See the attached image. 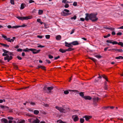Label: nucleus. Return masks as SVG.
I'll list each match as a JSON object with an SVG mask.
<instances>
[{
  "mask_svg": "<svg viewBox=\"0 0 123 123\" xmlns=\"http://www.w3.org/2000/svg\"><path fill=\"white\" fill-rule=\"evenodd\" d=\"M10 2L11 3L12 5L14 4V0H10Z\"/></svg>",
  "mask_w": 123,
  "mask_h": 123,
  "instance_id": "38",
  "label": "nucleus"
},
{
  "mask_svg": "<svg viewBox=\"0 0 123 123\" xmlns=\"http://www.w3.org/2000/svg\"><path fill=\"white\" fill-rule=\"evenodd\" d=\"M13 65L14 66V68H15L17 69L18 68V66L15 64H13Z\"/></svg>",
  "mask_w": 123,
  "mask_h": 123,
  "instance_id": "55",
  "label": "nucleus"
},
{
  "mask_svg": "<svg viewBox=\"0 0 123 123\" xmlns=\"http://www.w3.org/2000/svg\"><path fill=\"white\" fill-rule=\"evenodd\" d=\"M112 40H107L106 42L107 43H112Z\"/></svg>",
  "mask_w": 123,
  "mask_h": 123,
  "instance_id": "46",
  "label": "nucleus"
},
{
  "mask_svg": "<svg viewBox=\"0 0 123 123\" xmlns=\"http://www.w3.org/2000/svg\"><path fill=\"white\" fill-rule=\"evenodd\" d=\"M9 108L8 107V106H5V107H4V109H5V110H9Z\"/></svg>",
  "mask_w": 123,
  "mask_h": 123,
  "instance_id": "40",
  "label": "nucleus"
},
{
  "mask_svg": "<svg viewBox=\"0 0 123 123\" xmlns=\"http://www.w3.org/2000/svg\"><path fill=\"white\" fill-rule=\"evenodd\" d=\"M118 45H121L122 47H123V43L122 42H119L118 43Z\"/></svg>",
  "mask_w": 123,
  "mask_h": 123,
  "instance_id": "35",
  "label": "nucleus"
},
{
  "mask_svg": "<svg viewBox=\"0 0 123 123\" xmlns=\"http://www.w3.org/2000/svg\"><path fill=\"white\" fill-rule=\"evenodd\" d=\"M111 35L110 34H108L107 35L104 36V38H107L109 37H110Z\"/></svg>",
  "mask_w": 123,
  "mask_h": 123,
  "instance_id": "39",
  "label": "nucleus"
},
{
  "mask_svg": "<svg viewBox=\"0 0 123 123\" xmlns=\"http://www.w3.org/2000/svg\"><path fill=\"white\" fill-rule=\"evenodd\" d=\"M41 68L43 69L44 70H45L46 68L44 66H41Z\"/></svg>",
  "mask_w": 123,
  "mask_h": 123,
  "instance_id": "53",
  "label": "nucleus"
},
{
  "mask_svg": "<svg viewBox=\"0 0 123 123\" xmlns=\"http://www.w3.org/2000/svg\"><path fill=\"white\" fill-rule=\"evenodd\" d=\"M2 35V37H3L6 40V39L7 38V37L6 36L4 35Z\"/></svg>",
  "mask_w": 123,
  "mask_h": 123,
  "instance_id": "54",
  "label": "nucleus"
},
{
  "mask_svg": "<svg viewBox=\"0 0 123 123\" xmlns=\"http://www.w3.org/2000/svg\"><path fill=\"white\" fill-rule=\"evenodd\" d=\"M69 12V10L64 9L63 11L61 12L62 15L63 16H65L69 15L71 14V13H68Z\"/></svg>",
  "mask_w": 123,
  "mask_h": 123,
  "instance_id": "2",
  "label": "nucleus"
},
{
  "mask_svg": "<svg viewBox=\"0 0 123 123\" xmlns=\"http://www.w3.org/2000/svg\"><path fill=\"white\" fill-rule=\"evenodd\" d=\"M1 121L4 123H8V121L7 119L5 118H3L1 119Z\"/></svg>",
  "mask_w": 123,
  "mask_h": 123,
  "instance_id": "19",
  "label": "nucleus"
},
{
  "mask_svg": "<svg viewBox=\"0 0 123 123\" xmlns=\"http://www.w3.org/2000/svg\"><path fill=\"white\" fill-rule=\"evenodd\" d=\"M73 45H76L79 44V43L77 41H75L71 43Z\"/></svg>",
  "mask_w": 123,
  "mask_h": 123,
  "instance_id": "20",
  "label": "nucleus"
},
{
  "mask_svg": "<svg viewBox=\"0 0 123 123\" xmlns=\"http://www.w3.org/2000/svg\"><path fill=\"white\" fill-rule=\"evenodd\" d=\"M64 93L65 94H67L69 93V92L68 91L66 90L64 91Z\"/></svg>",
  "mask_w": 123,
  "mask_h": 123,
  "instance_id": "42",
  "label": "nucleus"
},
{
  "mask_svg": "<svg viewBox=\"0 0 123 123\" xmlns=\"http://www.w3.org/2000/svg\"><path fill=\"white\" fill-rule=\"evenodd\" d=\"M83 117L85 118L86 120L87 121L92 117L91 116H85Z\"/></svg>",
  "mask_w": 123,
  "mask_h": 123,
  "instance_id": "12",
  "label": "nucleus"
},
{
  "mask_svg": "<svg viewBox=\"0 0 123 123\" xmlns=\"http://www.w3.org/2000/svg\"><path fill=\"white\" fill-rule=\"evenodd\" d=\"M67 0H63L62 1V3L66 4L67 3Z\"/></svg>",
  "mask_w": 123,
  "mask_h": 123,
  "instance_id": "57",
  "label": "nucleus"
},
{
  "mask_svg": "<svg viewBox=\"0 0 123 123\" xmlns=\"http://www.w3.org/2000/svg\"><path fill=\"white\" fill-rule=\"evenodd\" d=\"M97 14L91 13L89 14L86 13V17L85 19L86 21H88L89 19L92 20V22H95L97 21L98 18L96 17Z\"/></svg>",
  "mask_w": 123,
  "mask_h": 123,
  "instance_id": "1",
  "label": "nucleus"
},
{
  "mask_svg": "<svg viewBox=\"0 0 123 123\" xmlns=\"http://www.w3.org/2000/svg\"><path fill=\"white\" fill-rule=\"evenodd\" d=\"M31 49H29L28 48H26L25 49H24L23 50V51L25 52H29L30 51H31Z\"/></svg>",
  "mask_w": 123,
  "mask_h": 123,
  "instance_id": "18",
  "label": "nucleus"
},
{
  "mask_svg": "<svg viewBox=\"0 0 123 123\" xmlns=\"http://www.w3.org/2000/svg\"><path fill=\"white\" fill-rule=\"evenodd\" d=\"M18 19L23 20H27L29 19H31V16H28L24 17H20L18 16L16 17Z\"/></svg>",
  "mask_w": 123,
  "mask_h": 123,
  "instance_id": "3",
  "label": "nucleus"
},
{
  "mask_svg": "<svg viewBox=\"0 0 123 123\" xmlns=\"http://www.w3.org/2000/svg\"><path fill=\"white\" fill-rule=\"evenodd\" d=\"M25 121L24 120H23L21 121L18 122V123H25Z\"/></svg>",
  "mask_w": 123,
  "mask_h": 123,
  "instance_id": "45",
  "label": "nucleus"
},
{
  "mask_svg": "<svg viewBox=\"0 0 123 123\" xmlns=\"http://www.w3.org/2000/svg\"><path fill=\"white\" fill-rule=\"evenodd\" d=\"M76 16L75 15H74V17L71 18V19H74L75 20L76 19Z\"/></svg>",
  "mask_w": 123,
  "mask_h": 123,
  "instance_id": "48",
  "label": "nucleus"
},
{
  "mask_svg": "<svg viewBox=\"0 0 123 123\" xmlns=\"http://www.w3.org/2000/svg\"><path fill=\"white\" fill-rule=\"evenodd\" d=\"M61 36L60 35H58L55 37L56 39L58 40H60L61 39Z\"/></svg>",
  "mask_w": 123,
  "mask_h": 123,
  "instance_id": "17",
  "label": "nucleus"
},
{
  "mask_svg": "<svg viewBox=\"0 0 123 123\" xmlns=\"http://www.w3.org/2000/svg\"><path fill=\"white\" fill-rule=\"evenodd\" d=\"M89 58L90 59H91V60H92L94 62H95L96 61V60L94 58H93L89 57Z\"/></svg>",
  "mask_w": 123,
  "mask_h": 123,
  "instance_id": "44",
  "label": "nucleus"
},
{
  "mask_svg": "<svg viewBox=\"0 0 123 123\" xmlns=\"http://www.w3.org/2000/svg\"><path fill=\"white\" fill-rule=\"evenodd\" d=\"M74 50V49L71 48V47H70L67 49H66L67 51H70Z\"/></svg>",
  "mask_w": 123,
  "mask_h": 123,
  "instance_id": "29",
  "label": "nucleus"
},
{
  "mask_svg": "<svg viewBox=\"0 0 123 123\" xmlns=\"http://www.w3.org/2000/svg\"><path fill=\"white\" fill-rule=\"evenodd\" d=\"M99 99H100V98L98 97H94L92 99L93 104L95 106L97 105V103L98 102Z\"/></svg>",
  "mask_w": 123,
  "mask_h": 123,
  "instance_id": "6",
  "label": "nucleus"
},
{
  "mask_svg": "<svg viewBox=\"0 0 123 123\" xmlns=\"http://www.w3.org/2000/svg\"><path fill=\"white\" fill-rule=\"evenodd\" d=\"M38 47H41L43 48L44 47V46H42L41 45H38L37 46Z\"/></svg>",
  "mask_w": 123,
  "mask_h": 123,
  "instance_id": "61",
  "label": "nucleus"
},
{
  "mask_svg": "<svg viewBox=\"0 0 123 123\" xmlns=\"http://www.w3.org/2000/svg\"><path fill=\"white\" fill-rule=\"evenodd\" d=\"M65 46L69 48L73 47L72 45V43H68L65 42Z\"/></svg>",
  "mask_w": 123,
  "mask_h": 123,
  "instance_id": "10",
  "label": "nucleus"
},
{
  "mask_svg": "<svg viewBox=\"0 0 123 123\" xmlns=\"http://www.w3.org/2000/svg\"><path fill=\"white\" fill-rule=\"evenodd\" d=\"M57 123L59 122V123H66L65 122H63L61 120H59L57 121Z\"/></svg>",
  "mask_w": 123,
  "mask_h": 123,
  "instance_id": "31",
  "label": "nucleus"
},
{
  "mask_svg": "<svg viewBox=\"0 0 123 123\" xmlns=\"http://www.w3.org/2000/svg\"><path fill=\"white\" fill-rule=\"evenodd\" d=\"M1 45H2L4 47H5L6 48H8L9 47V45L6 44H4L2 43H1Z\"/></svg>",
  "mask_w": 123,
  "mask_h": 123,
  "instance_id": "24",
  "label": "nucleus"
},
{
  "mask_svg": "<svg viewBox=\"0 0 123 123\" xmlns=\"http://www.w3.org/2000/svg\"><path fill=\"white\" fill-rule=\"evenodd\" d=\"M50 36L49 35H47L45 36V37L47 39H49L50 38Z\"/></svg>",
  "mask_w": 123,
  "mask_h": 123,
  "instance_id": "47",
  "label": "nucleus"
},
{
  "mask_svg": "<svg viewBox=\"0 0 123 123\" xmlns=\"http://www.w3.org/2000/svg\"><path fill=\"white\" fill-rule=\"evenodd\" d=\"M72 118L73 119L74 122H76L79 120V118L77 115H73L72 117Z\"/></svg>",
  "mask_w": 123,
  "mask_h": 123,
  "instance_id": "8",
  "label": "nucleus"
},
{
  "mask_svg": "<svg viewBox=\"0 0 123 123\" xmlns=\"http://www.w3.org/2000/svg\"><path fill=\"white\" fill-rule=\"evenodd\" d=\"M46 62L47 63H51L50 61L48 60H46Z\"/></svg>",
  "mask_w": 123,
  "mask_h": 123,
  "instance_id": "63",
  "label": "nucleus"
},
{
  "mask_svg": "<svg viewBox=\"0 0 123 123\" xmlns=\"http://www.w3.org/2000/svg\"><path fill=\"white\" fill-rule=\"evenodd\" d=\"M55 108L59 110L61 112L66 113L67 112V111L62 107H59L57 106H55Z\"/></svg>",
  "mask_w": 123,
  "mask_h": 123,
  "instance_id": "5",
  "label": "nucleus"
},
{
  "mask_svg": "<svg viewBox=\"0 0 123 123\" xmlns=\"http://www.w3.org/2000/svg\"><path fill=\"white\" fill-rule=\"evenodd\" d=\"M113 44H118V43L115 41H114L113 42H112V43Z\"/></svg>",
  "mask_w": 123,
  "mask_h": 123,
  "instance_id": "49",
  "label": "nucleus"
},
{
  "mask_svg": "<svg viewBox=\"0 0 123 123\" xmlns=\"http://www.w3.org/2000/svg\"><path fill=\"white\" fill-rule=\"evenodd\" d=\"M59 51L62 53H64L67 51L66 49H59Z\"/></svg>",
  "mask_w": 123,
  "mask_h": 123,
  "instance_id": "21",
  "label": "nucleus"
},
{
  "mask_svg": "<svg viewBox=\"0 0 123 123\" xmlns=\"http://www.w3.org/2000/svg\"><path fill=\"white\" fill-rule=\"evenodd\" d=\"M79 94H80V95L81 97H82L83 98H84L83 97H84V93H83L82 92H80L79 93Z\"/></svg>",
  "mask_w": 123,
  "mask_h": 123,
  "instance_id": "30",
  "label": "nucleus"
},
{
  "mask_svg": "<svg viewBox=\"0 0 123 123\" xmlns=\"http://www.w3.org/2000/svg\"><path fill=\"white\" fill-rule=\"evenodd\" d=\"M43 12V11L41 10H38V14L39 15L42 14Z\"/></svg>",
  "mask_w": 123,
  "mask_h": 123,
  "instance_id": "26",
  "label": "nucleus"
},
{
  "mask_svg": "<svg viewBox=\"0 0 123 123\" xmlns=\"http://www.w3.org/2000/svg\"><path fill=\"white\" fill-rule=\"evenodd\" d=\"M80 121L81 123H83L84 121V119L81 118L80 119Z\"/></svg>",
  "mask_w": 123,
  "mask_h": 123,
  "instance_id": "37",
  "label": "nucleus"
},
{
  "mask_svg": "<svg viewBox=\"0 0 123 123\" xmlns=\"http://www.w3.org/2000/svg\"><path fill=\"white\" fill-rule=\"evenodd\" d=\"M17 58L19 60H21L22 58L21 57L19 56H17Z\"/></svg>",
  "mask_w": 123,
  "mask_h": 123,
  "instance_id": "59",
  "label": "nucleus"
},
{
  "mask_svg": "<svg viewBox=\"0 0 123 123\" xmlns=\"http://www.w3.org/2000/svg\"><path fill=\"white\" fill-rule=\"evenodd\" d=\"M53 87H49L47 88V89L48 90V93H50L51 92V91L53 89Z\"/></svg>",
  "mask_w": 123,
  "mask_h": 123,
  "instance_id": "15",
  "label": "nucleus"
},
{
  "mask_svg": "<svg viewBox=\"0 0 123 123\" xmlns=\"http://www.w3.org/2000/svg\"><path fill=\"white\" fill-rule=\"evenodd\" d=\"M40 121V120L36 118L35 120L33 119L32 123H39Z\"/></svg>",
  "mask_w": 123,
  "mask_h": 123,
  "instance_id": "13",
  "label": "nucleus"
},
{
  "mask_svg": "<svg viewBox=\"0 0 123 123\" xmlns=\"http://www.w3.org/2000/svg\"><path fill=\"white\" fill-rule=\"evenodd\" d=\"M115 58L117 59H123V57L121 56H120L119 57H117Z\"/></svg>",
  "mask_w": 123,
  "mask_h": 123,
  "instance_id": "34",
  "label": "nucleus"
},
{
  "mask_svg": "<svg viewBox=\"0 0 123 123\" xmlns=\"http://www.w3.org/2000/svg\"><path fill=\"white\" fill-rule=\"evenodd\" d=\"M69 5L67 4H66L64 6V7L66 8H67L69 7Z\"/></svg>",
  "mask_w": 123,
  "mask_h": 123,
  "instance_id": "52",
  "label": "nucleus"
},
{
  "mask_svg": "<svg viewBox=\"0 0 123 123\" xmlns=\"http://www.w3.org/2000/svg\"><path fill=\"white\" fill-rule=\"evenodd\" d=\"M94 56L95 57L99 59L101 58L102 57V56H101L97 55H95Z\"/></svg>",
  "mask_w": 123,
  "mask_h": 123,
  "instance_id": "27",
  "label": "nucleus"
},
{
  "mask_svg": "<svg viewBox=\"0 0 123 123\" xmlns=\"http://www.w3.org/2000/svg\"><path fill=\"white\" fill-rule=\"evenodd\" d=\"M37 37L38 38H42L44 36H43L37 35Z\"/></svg>",
  "mask_w": 123,
  "mask_h": 123,
  "instance_id": "51",
  "label": "nucleus"
},
{
  "mask_svg": "<svg viewBox=\"0 0 123 123\" xmlns=\"http://www.w3.org/2000/svg\"><path fill=\"white\" fill-rule=\"evenodd\" d=\"M122 33L121 32H119L117 34V35H122Z\"/></svg>",
  "mask_w": 123,
  "mask_h": 123,
  "instance_id": "60",
  "label": "nucleus"
},
{
  "mask_svg": "<svg viewBox=\"0 0 123 123\" xmlns=\"http://www.w3.org/2000/svg\"><path fill=\"white\" fill-rule=\"evenodd\" d=\"M15 38V37H13V39H10L9 38H7L6 40L8 42H13Z\"/></svg>",
  "mask_w": 123,
  "mask_h": 123,
  "instance_id": "11",
  "label": "nucleus"
},
{
  "mask_svg": "<svg viewBox=\"0 0 123 123\" xmlns=\"http://www.w3.org/2000/svg\"><path fill=\"white\" fill-rule=\"evenodd\" d=\"M112 50H115L116 51H117L118 52H123V50L122 49H112Z\"/></svg>",
  "mask_w": 123,
  "mask_h": 123,
  "instance_id": "16",
  "label": "nucleus"
},
{
  "mask_svg": "<svg viewBox=\"0 0 123 123\" xmlns=\"http://www.w3.org/2000/svg\"><path fill=\"white\" fill-rule=\"evenodd\" d=\"M30 104L32 105H35V103L33 102H31L30 103Z\"/></svg>",
  "mask_w": 123,
  "mask_h": 123,
  "instance_id": "64",
  "label": "nucleus"
},
{
  "mask_svg": "<svg viewBox=\"0 0 123 123\" xmlns=\"http://www.w3.org/2000/svg\"><path fill=\"white\" fill-rule=\"evenodd\" d=\"M7 118L9 120H13V117H8Z\"/></svg>",
  "mask_w": 123,
  "mask_h": 123,
  "instance_id": "50",
  "label": "nucleus"
},
{
  "mask_svg": "<svg viewBox=\"0 0 123 123\" xmlns=\"http://www.w3.org/2000/svg\"><path fill=\"white\" fill-rule=\"evenodd\" d=\"M26 5L25 4L22 3L21 4V5L20 9H23L25 7Z\"/></svg>",
  "mask_w": 123,
  "mask_h": 123,
  "instance_id": "22",
  "label": "nucleus"
},
{
  "mask_svg": "<svg viewBox=\"0 0 123 123\" xmlns=\"http://www.w3.org/2000/svg\"><path fill=\"white\" fill-rule=\"evenodd\" d=\"M16 122L14 121L9 120L8 123H16Z\"/></svg>",
  "mask_w": 123,
  "mask_h": 123,
  "instance_id": "36",
  "label": "nucleus"
},
{
  "mask_svg": "<svg viewBox=\"0 0 123 123\" xmlns=\"http://www.w3.org/2000/svg\"><path fill=\"white\" fill-rule=\"evenodd\" d=\"M40 51V50L39 49L37 50V49H31V51L32 52V53L34 54H36L39 53Z\"/></svg>",
  "mask_w": 123,
  "mask_h": 123,
  "instance_id": "7",
  "label": "nucleus"
},
{
  "mask_svg": "<svg viewBox=\"0 0 123 123\" xmlns=\"http://www.w3.org/2000/svg\"><path fill=\"white\" fill-rule=\"evenodd\" d=\"M3 50L4 53L6 54V53H9V51H7L5 49H3Z\"/></svg>",
  "mask_w": 123,
  "mask_h": 123,
  "instance_id": "43",
  "label": "nucleus"
},
{
  "mask_svg": "<svg viewBox=\"0 0 123 123\" xmlns=\"http://www.w3.org/2000/svg\"><path fill=\"white\" fill-rule=\"evenodd\" d=\"M25 26V25H23V26H14L12 27V28H18L19 27H24Z\"/></svg>",
  "mask_w": 123,
  "mask_h": 123,
  "instance_id": "28",
  "label": "nucleus"
},
{
  "mask_svg": "<svg viewBox=\"0 0 123 123\" xmlns=\"http://www.w3.org/2000/svg\"><path fill=\"white\" fill-rule=\"evenodd\" d=\"M39 113V111L37 110H35L33 111V113L35 115H37Z\"/></svg>",
  "mask_w": 123,
  "mask_h": 123,
  "instance_id": "23",
  "label": "nucleus"
},
{
  "mask_svg": "<svg viewBox=\"0 0 123 123\" xmlns=\"http://www.w3.org/2000/svg\"><path fill=\"white\" fill-rule=\"evenodd\" d=\"M48 56L49 58L50 59H52L53 58V56L51 55H49Z\"/></svg>",
  "mask_w": 123,
  "mask_h": 123,
  "instance_id": "58",
  "label": "nucleus"
},
{
  "mask_svg": "<svg viewBox=\"0 0 123 123\" xmlns=\"http://www.w3.org/2000/svg\"><path fill=\"white\" fill-rule=\"evenodd\" d=\"M103 28L104 29L110 30L112 31H114L115 29L114 28H112L111 27L109 26L104 27H103Z\"/></svg>",
  "mask_w": 123,
  "mask_h": 123,
  "instance_id": "9",
  "label": "nucleus"
},
{
  "mask_svg": "<svg viewBox=\"0 0 123 123\" xmlns=\"http://www.w3.org/2000/svg\"><path fill=\"white\" fill-rule=\"evenodd\" d=\"M29 2V3H31L32 2H34V1L32 0H30Z\"/></svg>",
  "mask_w": 123,
  "mask_h": 123,
  "instance_id": "62",
  "label": "nucleus"
},
{
  "mask_svg": "<svg viewBox=\"0 0 123 123\" xmlns=\"http://www.w3.org/2000/svg\"><path fill=\"white\" fill-rule=\"evenodd\" d=\"M84 97V98L85 99H88L90 100L92 99V98L89 96H85Z\"/></svg>",
  "mask_w": 123,
  "mask_h": 123,
  "instance_id": "14",
  "label": "nucleus"
},
{
  "mask_svg": "<svg viewBox=\"0 0 123 123\" xmlns=\"http://www.w3.org/2000/svg\"><path fill=\"white\" fill-rule=\"evenodd\" d=\"M33 118L29 119H28V121L32 123L33 121Z\"/></svg>",
  "mask_w": 123,
  "mask_h": 123,
  "instance_id": "33",
  "label": "nucleus"
},
{
  "mask_svg": "<svg viewBox=\"0 0 123 123\" xmlns=\"http://www.w3.org/2000/svg\"><path fill=\"white\" fill-rule=\"evenodd\" d=\"M26 115L30 117H33L34 115L29 113H27L25 114Z\"/></svg>",
  "mask_w": 123,
  "mask_h": 123,
  "instance_id": "32",
  "label": "nucleus"
},
{
  "mask_svg": "<svg viewBox=\"0 0 123 123\" xmlns=\"http://www.w3.org/2000/svg\"><path fill=\"white\" fill-rule=\"evenodd\" d=\"M77 3L76 2H74L73 3V5L74 6H76L77 5Z\"/></svg>",
  "mask_w": 123,
  "mask_h": 123,
  "instance_id": "56",
  "label": "nucleus"
},
{
  "mask_svg": "<svg viewBox=\"0 0 123 123\" xmlns=\"http://www.w3.org/2000/svg\"><path fill=\"white\" fill-rule=\"evenodd\" d=\"M2 55L3 56H6L4 57V59L5 60H7V62H9L10 60H11L12 58V56H9L6 53H3L2 54Z\"/></svg>",
  "mask_w": 123,
  "mask_h": 123,
  "instance_id": "4",
  "label": "nucleus"
},
{
  "mask_svg": "<svg viewBox=\"0 0 123 123\" xmlns=\"http://www.w3.org/2000/svg\"><path fill=\"white\" fill-rule=\"evenodd\" d=\"M41 113L44 114L46 115L47 114V113L45 112L44 111H40Z\"/></svg>",
  "mask_w": 123,
  "mask_h": 123,
  "instance_id": "41",
  "label": "nucleus"
},
{
  "mask_svg": "<svg viewBox=\"0 0 123 123\" xmlns=\"http://www.w3.org/2000/svg\"><path fill=\"white\" fill-rule=\"evenodd\" d=\"M102 76L104 79H105L106 81H108V80L106 76L105 75H102Z\"/></svg>",
  "mask_w": 123,
  "mask_h": 123,
  "instance_id": "25",
  "label": "nucleus"
}]
</instances>
